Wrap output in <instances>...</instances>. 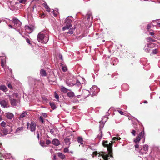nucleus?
I'll return each instance as SVG.
<instances>
[{
  "mask_svg": "<svg viewBox=\"0 0 160 160\" xmlns=\"http://www.w3.org/2000/svg\"><path fill=\"white\" fill-rule=\"evenodd\" d=\"M53 13L54 16L56 17L58 13V10L57 9L56 10H53Z\"/></svg>",
  "mask_w": 160,
  "mask_h": 160,
  "instance_id": "obj_31",
  "label": "nucleus"
},
{
  "mask_svg": "<svg viewBox=\"0 0 160 160\" xmlns=\"http://www.w3.org/2000/svg\"><path fill=\"white\" fill-rule=\"evenodd\" d=\"M40 74L42 76H46V73L45 71L43 69H42L40 71Z\"/></svg>",
  "mask_w": 160,
  "mask_h": 160,
  "instance_id": "obj_26",
  "label": "nucleus"
},
{
  "mask_svg": "<svg viewBox=\"0 0 160 160\" xmlns=\"http://www.w3.org/2000/svg\"><path fill=\"white\" fill-rule=\"evenodd\" d=\"M90 91L92 93V97L97 94L98 92L99 91V89L96 86H93L90 89Z\"/></svg>",
  "mask_w": 160,
  "mask_h": 160,
  "instance_id": "obj_6",
  "label": "nucleus"
},
{
  "mask_svg": "<svg viewBox=\"0 0 160 160\" xmlns=\"http://www.w3.org/2000/svg\"><path fill=\"white\" fill-rule=\"evenodd\" d=\"M59 57L60 59H61L62 60H63L62 57L61 55H59Z\"/></svg>",
  "mask_w": 160,
  "mask_h": 160,
  "instance_id": "obj_54",
  "label": "nucleus"
},
{
  "mask_svg": "<svg viewBox=\"0 0 160 160\" xmlns=\"http://www.w3.org/2000/svg\"><path fill=\"white\" fill-rule=\"evenodd\" d=\"M76 84L78 86H79L81 85V83L79 80H77Z\"/></svg>",
  "mask_w": 160,
  "mask_h": 160,
  "instance_id": "obj_41",
  "label": "nucleus"
},
{
  "mask_svg": "<svg viewBox=\"0 0 160 160\" xmlns=\"http://www.w3.org/2000/svg\"><path fill=\"white\" fill-rule=\"evenodd\" d=\"M40 145L43 147H46V145L45 144V142L43 141H41L40 142Z\"/></svg>",
  "mask_w": 160,
  "mask_h": 160,
  "instance_id": "obj_36",
  "label": "nucleus"
},
{
  "mask_svg": "<svg viewBox=\"0 0 160 160\" xmlns=\"http://www.w3.org/2000/svg\"><path fill=\"white\" fill-rule=\"evenodd\" d=\"M102 145L104 147L107 148V150L108 152V154L103 152L98 153L97 151H94L93 152L92 155L93 157L95 156H97L98 157L102 156V158L104 159V160H108L110 157H112V143L106 141H103Z\"/></svg>",
  "mask_w": 160,
  "mask_h": 160,
  "instance_id": "obj_1",
  "label": "nucleus"
},
{
  "mask_svg": "<svg viewBox=\"0 0 160 160\" xmlns=\"http://www.w3.org/2000/svg\"><path fill=\"white\" fill-rule=\"evenodd\" d=\"M52 143L56 146H58L60 144V142L57 139H54L52 141Z\"/></svg>",
  "mask_w": 160,
  "mask_h": 160,
  "instance_id": "obj_15",
  "label": "nucleus"
},
{
  "mask_svg": "<svg viewBox=\"0 0 160 160\" xmlns=\"http://www.w3.org/2000/svg\"><path fill=\"white\" fill-rule=\"evenodd\" d=\"M149 34L151 36H153L154 35V32H150L149 33Z\"/></svg>",
  "mask_w": 160,
  "mask_h": 160,
  "instance_id": "obj_53",
  "label": "nucleus"
},
{
  "mask_svg": "<svg viewBox=\"0 0 160 160\" xmlns=\"http://www.w3.org/2000/svg\"><path fill=\"white\" fill-rule=\"evenodd\" d=\"M66 82L67 85L69 87H72L75 85L71 81H69V80H67Z\"/></svg>",
  "mask_w": 160,
  "mask_h": 160,
  "instance_id": "obj_23",
  "label": "nucleus"
},
{
  "mask_svg": "<svg viewBox=\"0 0 160 160\" xmlns=\"http://www.w3.org/2000/svg\"><path fill=\"white\" fill-rule=\"evenodd\" d=\"M26 41L29 44H30V40L29 39L27 38L26 39Z\"/></svg>",
  "mask_w": 160,
  "mask_h": 160,
  "instance_id": "obj_49",
  "label": "nucleus"
},
{
  "mask_svg": "<svg viewBox=\"0 0 160 160\" xmlns=\"http://www.w3.org/2000/svg\"><path fill=\"white\" fill-rule=\"evenodd\" d=\"M26 1V0H19V2L21 3H23Z\"/></svg>",
  "mask_w": 160,
  "mask_h": 160,
  "instance_id": "obj_51",
  "label": "nucleus"
},
{
  "mask_svg": "<svg viewBox=\"0 0 160 160\" xmlns=\"http://www.w3.org/2000/svg\"><path fill=\"white\" fill-rule=\"evenodd\" d=\"M135 147L136 148V150H137V149H138L139 148V145L138 144H136L135 145Z\"/></svg>",
  "mask_w": 160,
  "mask_h": 160,
  "instance_id": "obj_50",
  "label": "nucleus"
},
{
  "mask_svg": "<svg viewBox=\"0 0 160 160\" xmlns=\"http://www.w3.org/2000/svg\"><path fill=\"white\" fill-rule=\"evenodd\" d=\"M147 42H151V41L155 42L156 41V40H155L154 39H153L150 38H147Z\"/></svg>",
  "mask_w": 160,
  "mask_h": 160,
  "instance_id": "obj_34",
  "label": "nucleus"
},
{
  "mask_svg": "<svg viewBox=\"0 0 160 160\" xmlns=\"http://www.w3.org/2000/svg\"><path fill=\"white\" fill-rule=\"evenodd\" d=\"M69 150L68 149V148H65L64 149V152H68Z\"/></svg>",
  "mask_w": 160,
  "mask_h": 160,
  "instance_id": "obj_45",
  "label": "nucleus"
},
{
  "mask_svg": "<svg viewBox=\"0 0 160 160\" xmlns=\"http://www.w3.org/2000/svg\"><path fill=\"white\" fill-rule=\"evenodd\" d=\"M3 134L4 135H6L8 134L9 132V131L8 129L5 128H3L1 130Z\"/></svg>",
  "mask_w": 160,
  "mask_h": 160,
  "instance_id": "obj_19",
  "label": "nucleus"
},
{
  "mask_svg": "<svg viewBox=\"0 0 160 160\" xmlns=\"http://www.w3.org/2000/svg\"><path fill=\"white\" fill-rule=\"evenodd\" d=\"M6 125V123L4 121H2L1 123V125L2 126L4 127Z\"/></svg>",
  "mask_w": 160,
  "mask_h": 160,
  "instance_id": "obj_39",
  "label": "nucleus"
},
{
  "mask_svg": "<svg viewBox=\"0 0 160 160\" xmlns=\"http://www.w3.org/2000/svg\"><path fill=\"white\" fill-rule=\"evenodd\" d=\"M58 156L62 159H64L65 158V155L61 153H58Z\"/></svg>",
  "mask_w": 160,
  "mask_h": 160,
  "instance_id": "obj_28",
  "label": "nucleus"
},
{
  "mask_svg": "<svg viewBox=\"0 0 160 160\" xmlns=\"http://www.w3.org/2000/svg\"><path fill=\"white\" fill-rule=\"evenodd\" d=\"M37 6L35 5L33 6V11L35 8H37Z\"/></svg>",
  "mask_w": 160,
  "mask_h": 160,
  "instance_id": "obj_58",
  "label": "nucleus"
},
{
  "mask_svg": "<svg viewBox=\"0 0 160 160\" xmlns=\"http://www.w3.org/2000/svg\"><path fill=\"white\" fill-rule=\"evenodd\" d=\"M118 62V59L116 58H112L111 61V63L113 65L116 64Z\"/></svg>",
  "mask_w": 160,
  "mask_h": 160,
  "instance_id": "obj_18",
  "label": "nucleus"
},
{
  "mask_svg": "<svg viewBox=\"0 0 160 160\" xmlns=\"http://www.w3.org/2000/svg\"><path fill=\"white\" fill-rule=\"evenodd\" d=\"M158 52V50L156 49L153 50L152 51V53L153 54H156Z\"/></svg>",
  "mask_w": 160,
  "mask_h": 160,
  "instance_id": "obj_40",
  "label": "nucleus"
},
{
  "mask_svg": "<svg viewBox=\"0 0 160 160\" xmlns=\"http://www.w3.org/2000/svg\"><path fill=\"white\" fill-rule=\"evenodd\" d=\"M54 131L52 129H51L50 131V132L52 134H53V133H54Z\"/></svg>",
  "mask_w": 160,
  "mask_h": 160,
  "instance_id": "obj_55",
  "label": "nucleus"
},
{
  "mask_svg": "<svg viewBox=\"0 0 160 160\" xmlns=\"http://www.w3.org/2000/svg\"><path fill=\"white\" fill-rule=\"evenodd\" d=\"M68 90L63 86H61V90L63 93H66L68 92Z\"/></svg>",
  "mask_w": 160,
  "mask_h": 160,
  "instance_id": "obj_22",
  "label": "nucleus"
},
{
  "mask_svg": "<svg viewBox=\"0 0 160 160\" xmlns=\"http://www.w3.org/2000/svg\"><path fill=\"white\" fill-rule=\"evenodd\" d=\"M49 35V32L46 30L39 32L37 36L38 41L43 43H46L48 41Z\"/></svg>",
  "mask_w": 160,
  "mask_h": 160,
  "instance_id": "obj_2",
  "label": "nucleus"
},
{
  "mask_svg": "<svg viewBox=\"0 0 160 160\" xmlns=\"http://www.w3.org/2000/svg\"><path fill=\"white\" fill-rule=\"evenodd\" d=\"M27 115V113L26 112H23L21 114L20 117L19 118V119H20V118H23L24 117Z\"/></svg>",
  "mask_w": 160,
  "mask_h": 160,
  "instance_id": "obj_29",
  "label": "nucleus"
},
{
  "mask_svg": "<svg viewBox=\"0 0 160 160\" xmlns=\"http://www.w3.org/2000/svg\"><path fill=\"white\" fill-rule=\"evenodd\" d=\"M10 101L12 105L16 106L17 105V102L16 99L10 98Z\"/></svg>",
  "mask_w": 160,
  "mask_h": 160,
  "instance_id": "obj_14",
  "label": "nucleus"
},
{
  "mask_svg": "<svg viewBox=\"0 0 160 160\" xmlns=\"http://www.w3.org/2000/svg\"><path fill=\"white\" fill-rule=\"evenodd\" d=\"M113 140H117V137H114L113 138Z\"/></svg>",
  "mask_w": 160,
  "mask_h": 160,
  "instance_id": "obj_56",
  "label": "nucleus"
},
{
  "mask_svg": "<svg viewBox=\"0 0 160 160\" xmlns=\"http://www.w3.org/2000/svg\"><path fill=\"white\" fill-rule=\"evenodd\" d=\"M120 139H121V138L120 137H117V140H119Z\"/></svg>",
  "mask_w": 160,
  "mask_h": 160,
  "instance_id": "obj_63",
  "label": "nucleus"
},
{
  "mask_svg": "<svg viewBox=\"0 0 160 160\" xmlns=\"http://www.w3.org/2000/svg\"><path fill=\"white\" fill-rule=\"evenodd\" d=\"M144 102L145 103H148V102L147 101H145Z\"/></svg>",
  "mask_w": 160,
  "mask_h": 160,
  "instance_id": "obj_64",
  "label": "nucleus"
},
{
  "mask_svg": "<svg viewBox=\"0 0 160 160\" xmlns=\"http://www.w3.org/2000/svg\"><path fill=\"white\" fill-rule=\"evenodd\" d=\"M6 57L3 56L2 57V58L1 59V64L2 67L4 69L5 71L6 72L8 73H11L12 72V70L8 66H4V64L6 62Z\"/></svg>",
  "mask_w": 160,
  "mask_h": 160,
  "instance_id": "obj_4",
  "label": "nucleus"
},
{
  "mask_svg": "<svg viewBox=\"0 0 160 160\" xmlns=\"http://www.w3.org/2000/svg\"><path fill=\"white\" fill-rule=\"evenodd\" d=\"M141 138L138 137V136L136 137V138L134 139V142L136 143L139 142L140 141Z\"/></svg>",
  "mask_w": 160,
  "mask_h": 160,
  "instance_id": "obj_30",
  "label": "nucleus"
},
{
  "mask_svg": "<svg viewBox=\"0 0 160 160\" xmlns=\"http://www.w3.org/2000/svg\"><path fill=\"white\" fill-rule=\"evenodd\" d=\"M42 116L44 118H46L47 117V113H42Z\"/></svg>",
  "mask_w": 160,
  "mask_h": 160,
  "instance_id": "obj_46",
  "label": "nucleus"
},
{
  "mask_svg": "<svg viewBox=\"0 0 160 160\" xmlns=\"http://www.w3.org/2000/svg\"><path fill=\"white\" fill-rule=\"evenodd\" d=\"M5 115L8 118L10 119H12L14 117V115L12 113L9 112L6 113Z\"/></svg>",
  "mask_w": 160,
  "mask_h": 160,
  "instance_id": "obj_12",
  "label": "nucleus"
},
{
  "mask_svg": "<svg viewBox=\"0 0 160 160\" xmlns=\"http://www.w3.org/2000/svg\"><path fill=\"white\" fill-rule=\"evenodd\" d=\"M118 112H119V113L121 114V115H123V112L122 111L120 110H118Z\"/></svg>",
  "mask_w": 160,
  "mask_h": 160,
  "instance_id": "obj_52",
  "label": "nucleus"
},
{
  "mask_svg": "<svg viewBox=\"0 0 160 160\" xmlns=\"http://www.w3.org/2000/svg\"><path fill=\"white\" fill-rule=\"evenodd\" d=\"M67 68L66 67L62 66V70L64 72H65L67 70Z\"/></svg>",
  "mask_w": 160,
  "mask_h": 160,
  "instance_id": "obj_42",
  "label": "nucleus"
},
{
  "mask_svg": "<svg viewBox=\"0 0 160 160\" xmlns=\"http://www.w3.org/2000/svg\"><path fill=\"white\" fill-rule=\"evenodd\" d=\"M91 93L90 91L89 92L88 90H85L83 91L82 94L84 97H87Z\"/></svg>",
  "mask_w": 160,
  "mask_h": 160,
  "instance_id": "obj_17",
  "label": "nucleus"
},
{
  "mask_svg": "<svg viewBox=\"0 0 160 160\" xmlns=\"http://www.w3.org/2000/svg\"><path fill=\"white\" fill-rule=\"evenodd\" d=\"M0 104L4 108H8V102L7 100H3L0 101Z\"/></svg>",
  "mask_w": 160,
  "mask_h": 160,
  "instance_id": "obj_10",
  "label": "nucleus"
},
{
  "mask_svg": "<svg viewBox=\"0 0 160 160\" xmlns=\"http://www.w3.org/2000/svg\"><path fill=\"white\" fill-rule=\"evenodd\" d=\"M148 150V146L147 144H145L143 146L142 148L139 151L140 154L142 155L144 154H146Z\"/></svg>",
  "mask_w": 160,
  "mask_h": 160,
  "instance_id": "obj_7",
  "label": "nucleus"
},
{
  "mask_svg": "<svg viewBox=\"0 0 160 160\" xmlns=\"http://www.w3.org/2000/svg\"><path fill=\"white\" fill-rule=\"evenodd\" d=\"M55 97L58 100L59 98V97L58 94L55 92L54 93Z\"/></svg>",
  "mask_w": 160,
  "mask_h": 160,
  "instance_id": "obj_37",
  "label": "nucleus"
},
{
  "mask_svg": "<svg viewBox=\"0 0 160 160\" xmlns=\"http://www.w3.org/2000/svg\"><path fill=\"white\" fill-rule=\"evenodd\" d=\"M151 28V25L150 24H148L147 26V29L148 30H149V29Z\"/></svg>",
  "mask_w": 160,
  "mask_h": 160,
  "instance_id": "obj_48",
  "label": "nucleus"
},
{
  "mask_svg": "<svg viewBox=\"0 0 160 160\" xmlns=\"http://www.w3.org/2000/svg\"><path fill=\"white\" fill-rule=\"evenodd\" d=\"M121 88L124 90L126 91L128 89V86L127 84H124L121 86Z\"/></svg>",
  "mask_w": 160,
  "mask_h": 160,
  "instance_id": "obj_25",
  "label": "nucleus"
},
{
  "mask_svg": "<svg viewBox=\"0 0 160 160\" xmlns=\"http://www.w3.org/2000/svg\"><path fill=\"white\" fill-rule=\"evenodd\" d=\"M149 44H148L145 46L144 50L147 52H149L150 50V48L149 47Z\"/></svg>",
  "mask_w": 160,
  "mask_h": 160,
  "instance_id": "obj_24",
  "label": "nucleus"
},
{
  "mask_svg": "<svg viewBox=\"0 0 160 160\" xmlns=\"http://www.w3.org/2000/svg\"><path fill=\"white\" fill-rule=\"evenodd\" d=\"M73 18L72 16H68L66 19L65 23L66 24V26L64 27L62 29L63 31H64L66 29H68L72 27L71 23L72 22Z\"/></svg>",
  "mask_w": 160,
  "mask_h": 160,
  "instance_id": "obj_3",
  "label": "nucleus"
},
{
  "mask_svg": "<svg viewBox=\"0 0 160 160\" xmlns=\"http://www.w3.org/2000/svg\"><path fill=\"white\" fill-rule=\"evenodd\" d=\"M68 92L67 93V96L69 98H72L74 96V92L72 91L71 90H68Z\"/></svg>",
  "mask_w": 160,
  "mask_h": 160,
  "instance_id": "obj_13",
  "label": "nucleus"
},
{
  "mask_svg": "<svg viewBox=\"0 0 160 160\" xmlns=\"http://www.w3.org/2000/svg\"><path fill=\"white\" fill-rule=\"evenodd\" d=\"M23 129V127H20L18 128L16 130V132H18L19 131H22Z\"/></svg>",
  "mask_w": 160,
  "mask_h": 160,
  "instance_id": "obj_35",
  "label": "nucleus"
},
{
  "mask_svg": "<svg viewBox=\"0 0 160 160\" xmlns=\"http://www.w3.org/2000/svg\"><path fill=\"white\" fill-rule=\"evenodd\" d=\"M51 107L52 108H53V107L54 106H55L54 105V104H53V105H51Z\"/></svg>",
  "mask_w": 160,
  "mask_h": 160,
  "instance_id": "obj_61",
  "label": "nucleus"
},
{
  "mask_svg": "<svg viewBox=\"0 0 160 160\" xmlns=\"http://www.w3.org/2000/svg\"><path fill=\"white\" fill-rule=\"evenodd\" d=\"M157 25L159 27H160V23H158V24H157Z\"/></svg>",
  "mask_w": 160,
  "mask_h": 160,
  "instance_id": "obj_62",
  "label": "nucleus"
},
{
  "mask_svg": "<svg viewBox=\"0 0 160 160\" xmlns=\"http://www.w3.org/2000/svg\"><path fill=\"white\" fill-rule=\"evenodd\" d=\"M67 34H72L73 33V28H71L69 29V31L67 32Z\"/></svg>",
  "mask_w": 160,
  "mask_h": 160,
  "instance_id": "obj_33",
  "label": "nucleus"
},
{
  "mask_svg": "<svg viewBox=\"0 0 160 160\" xmlns=\"http://www.w3.org/2000/svg\"><path fill=\"white\" fill-rule=\"evenodd\" d=\"M43 5L45 8L46 10L48 12H50V9L49 6L47 4L46 2H44L43 3Z\"/></svg>",
  "mask_w": 160,
  "mask_h": 160,
  "instance_id": "obj_21",
  "label": "nucleus"
},
{
  "mask_svg": "<svg viewBox=\"0 0 160 160\" xmlns=\"http://www.w3.org/2000/svg\"><path fill=\"white\" fill-rule=\"evenodd\" d=\"M12 22L14 24L15 27H20L21 25V22L17 18H13L12 19Z\"/></svg>",
  "mask_w": 160,
  "mask_h": 160,
  "instance_id": "obj_8",
  "label": "nucleus"
},
{
  "mask_svg": "<svg viewBox=\"0 0 160 160\" xmlns=\"http://www.w3.org/2000/svg\"><path fill=\"white\" fill-rule=\"evenodd\" d=\"M8 87L9 88H12L11 85L10 84H9L8 85Z\"/></svg>",
  "mask_w": 160,
  "mask_h": 160,
  "instance_id": "obj_57",
  "label": "nucleus"
},
{
  "mask_svg": "<svg viewBox=\"0 0 160 160\" xmlns=\"http://www.w3.org/2000/svg\"><path fill=\"white\" fill-rule=\"evenodd\" d=\"M100 123V131L101 132V134L100 135H98V138H99V139H101L102 137V131H101V129L103 127L104 122H103L101 121L99 122Z\"/></svg>",
  "mask_w": 160,
  "mask_h": 160,
  "instance_id": "obj_9",
  "label": "nucleus"
},
{
  "mask_svg": "<svg viewBox=\"0 0 160 160\" xmlns=\"http://www.w3.org/2000/svg\"><path fill=\"white\" fill-rule=\"evenodd\" d=\"M136 131L134 130H133L131 132V133L134 136H135L136 135Z\"/></svg>",
  "mask_w": 160,
  "mask_h": 160,
  "instance_id": "obj_44",
  "label": "nucleus"
},
{
  "mask_svg": "<svg viewBox=\"0 0 160 160\" xmlns=\"http://www.w3.org/2000/svg\"><path fill=\"white\" fill-rule=\"evenodd\" d=\"M64 141L65 142L66 144L67 145H70V140L68 138H65L64 139Z\"/></svg>",
  "mask_w": 160,
  "mask_h": 160,
  "instance_id": "obj_32",
  "label": "nucleus"
},
{
  "mask_svg": "<svg viewBox=\"0 0 160 160\" xmlns=\"http://www.w3.org/2000/svg\"><path fill=\"white\" fill-rule=\"evenodd\" d=\"M25 29L26 32L28 33H31L33 31L32 28L28 26H25Z\"/></svg>",
  "mask_w": 160,
  "mask_h": 160,
  "instance_id": "obj_11",
  "label": "nucleus"
},
{
  "mask_svg": "<svg viewBox=\"0 0 160 160\" xmlns=\"http://www.w3.org/2000/svg\"><path fill=\"white\" fill-rule=\"evenodd\" d=\"M90 15H89L88 16V18L87 19H89L90 18Z\"/></svg>",
  "mask_w": 160,
  "mask_h": 160,
  "instance_id": "obj_60",
  "label": "nucleus"
},
{
  "mask_svg": "<svg viewBox=\"0 0 160 160\" xmlns=\"http://www.w3.org/2000/svg\"><path fill=\"white\" fill-rule=\"evenodd\" d=\"M40 121L42 122L43 123L44 121L43 117L42 116H40L39 118Z\"/></svg>",
  "mask_w": 160,
  "mask_h": 160,
  "instance_id": "obj_38",
  "label": "nucleus"
},
{
  "mask_svg": "<svg viewBox=\"0 0 160 160\" xmlns=\"http://www.w3.org/2000/svg\"><path fill=\"white\" fill-rule=\"evenodd\" d=\"M46 143L47 145H48L51 143V141L49 140H47L46 141Z\"/></svg>",
  "mask_w": 160,
  "mask_h": 160,
  "instance_id": "obj_43",
  "label": "nucleus"
},
{
  "mask_svg": "<svg viewBox=\"0 0 160 160\" xmlns=\"http://www.w3.org/2000/svg\"><path fill=\"white\" fill-rule=\"evenodd\" d=\"M8 26H9L10 28H13L12 26V25H8Z\"/></svg>",
  "mask_w": 160,
  "mask_h": 160,
  "instance_id": "obj_59",
  "label": "nucleus"
},
{
  "mask_svg": "<svg viewBox=\"0 0 160 160\" xmlns=\"http://www.w3.org/2000/svg\"><path fill=\"white\" fill-rule=\"evenodd\" d=\"M77 141L79 143L81 144H83V140L82 138V137H78L77 139Z\"/></svg>",
  "mask_w": 160,
  "mask_h": 160,
  "instance_id": "obj_27",
  "label": "nucleus"
},
{
  "mask_svg": "<svg viewBox=\"0 0 160 160\" xmlns=\"http://www.w3.org/2000/svg\"><path fill=\"white\" fill-rule=\"evenodd\" d=\"M0 89L4 92H6L8 91V88L4 85H0Z\"/></svg>",
  "mask_w": 160,
  "mask_h": 160,
  "instance_id": "obj_20",
  "label": "nucleus"
},
{
  "mask_svg": "<svg viewBox=\"0 0 160 160\" xmlns=\"http://www.w3.org/2000/svg\"><path fill=\"white\" fill-rule=\"evenodd\" d=\"M138 137H140L142 138H143L144 140L143 141V143H144L145 141V133L144 131H142L138 135Z\"/></svg>",
  "mask_w": 160,
  "mask_h": 160,
  "instance_id": "obj_16",
  "label": "nucleus"
},
{
  "mask_svg": "<svg viewBox=\"0 0 160 160\" xmlns=\"http://www.w3.org/2000/svg\"><path fill=\"white\" fill-rule=\"evenodd\" d=\"M45 16V14L44 13H43L40 16V17L41 18H43Z\"/></svg>",
  "mask_w": 160,
  "mask_h": 160,
  "instance_id": "obj_47",
  "label": "nucleus"
},
{
  "mask_svg": "<svg viewBox=\"0 0 160 160\" xmlns=\"http://www.w3.org/2000/svg\"><path fill=\"white\" fill-rule=\"evenodd\" d=\"M27 128L28 129H30L31 132H34L36 130V124L34 122H31L30 124L29 122H28L27 123Z\"/></svg>",
  "mask_w": 160,
  "mask_h": 160,
  "instance_id": "obj_5",
  "label": "nucleus"
}]
</instances>
